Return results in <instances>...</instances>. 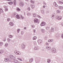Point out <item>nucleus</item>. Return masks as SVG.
Returning a JSON list of instances; mask_svg holds the SVG:
<instances>
[{"mask_svg":"<svg viewBox=\"0 0 63 63\" xmlns=\"http://www.w3.org/2000/svg\"><path fill=\"white\" fill-rule=\"evenodd\" d=\"M36 14H33V17H36V16H37V17H39L40 18H41V17L40 16L38 15H37V16H36Z\"/></svg>","mask_w":63,"mask_h":63,"instance_id":"f257e3e1","label":"nucleus"},{"mask_svg":"<svg viewBox=\"0 0 63 63\" xmlns=\"http://www.w3.org/2000/svg\"><path fill=\"white\" fill-rule=\"evenodd\" d=\"M51 51L52 53H56V49L53 48H52L51 49Z\"/></svg>","mask_w":63,"mask_h":63,"instance_id":"f03ea898","label":"nucleus"},{"mask_svg":"<svg viewBox=\"0 0 63 63\" xmlns=\"http://www.w3.org/2000/svg\"><path fill=\"white\" fill-rule=\"evenodd\" d=\"M25 47V44L23 43L22 44L21 46V48L22 49H24Z\"/></svg>","mask_w":63,"mask_h":63,"instance_id":"7ed1b4c3","label":"nucleus"},{"mask_svg":"<svg viewBox=\"0 0 63 63\" xmlns=\"http://www.w3.org/2000/svg\"><path fill=\"white\" fill-rule=\"evenodd\" d=\"M62 17L61 16H60L59 17H58V16H57L56 17V19H58V20H61V19H62Z\"/></svg>","mask_w":63,"mask_h":63,"instance_id":"20e7f679","label":"nucleus"},{"mask_svg":"<svg viewBox=\"0 0 63 63\" xmlns=\"http://www.w3.org/2000/svg\"><path fill=\"white\" fill-rule=\"evenodd\" d=\"M10 58L13 59H16V58L15 57H14L12 55H11L10 56Z\"/></svg>","mask_w":63,"mask_h":63,"instance_id":"39448f33","label":"nucleus"},{"mask_svg":"<svg viewBox=\"0 0 63 63\" xmlns=\"http://www.w3.org/2000/svg\"><path fill=\"white\" fill-rule=\"evenodd\" d=\"M15 53L16 54H17V55H19L20 53L19 54V52L18 51H17V50H16L15 51Z\"/></svg>","mask_w":63,"mask_h":63,"instance_id":"423d86ee","label":"nucleus"},{"mask_svg":"<svg viewBox=\"0 0 63 63\" xmlns=\"http://www.w3.org/2000/svg\"><path fill=\"white\" fill-rule=\"evenodd\" d=\"M19 5L20 6L23 7V6H24V3L22 2H21L19 3Z\"/></svg>","mask_w":63,"mask_h":63,"instance_id":"0eeeda50","label":"nucleus"},{"mask_svg":"<svg viewBox=\"0 0 63 63\" xmlns=\"http://www.w3.org/2000/svg\"><path fill=\"white\" fill-rule=\"evenodd\" d=\"M34 23H38V20L37 19H35L34 20Z\"/></svg>","mask_w":63,"mask_h":63,"instance_id":"6e6552de","label":"nucleus"},{"mask_svg":"<svg viewBox=\"0 0 63 63\" xmlns=\"http://www.w3.org/2000/svg\"><path fill=\"white\" fill-rule=\"evenodd\" d=\"M38 44H41L42 43V40L39 39L38 41Z\"/></svg>","mask_w":63,"mask_h":63,"instance_id":"1a4fd4ad","label":"nucleus"},{"mask_svg":"<svg viewBox=\"0 0 63 63\" xmlns=\"http://www.w3.org/2000/svg\"><path fill=\"white\" fill-rule=\"evenodd\" d=\"M55 16V14L54 13L51 16V17L52 18H54V16Z\"/></svg>","mask_w":63,"mask_h":63,"instance_id":"9d476101","label":"nucleus"},{"mask_svg":"<svg viewBox=\"0 0 63 63\" xmlns=\"http://www.w3.org/2000/svg\"><path fill=\"white\" fill-rule=\"evenodd\" d=\"M45 25V22H43L41 24V26H44Z\"/></svg>","mask_w":63,"mask_h":63,"instance_id":"9b49d317","label":"nucleus"},{"mask_svg":"<svg viewBox=\"0 0 63 63\" xmlns=\"http://www.w3.org/2000/svg\"><path fill=\"white\" fill-rule=\"evenodd\" d=\"M41 13H42V14L44 15L45 14V11L44 10H42L41 12Z\"/></svg>","mask_w":63,"mask_h":63,"instance_id":"f8f14e48","label":"nucleus"},{"mask_svg":"<svg viewBox=\"0 0 63 63\" xmlns=\"http://www.w3.org/2000/svg\"><path fill=\"white\" fill-rule=\"evenodd\" d=\"M46 49L49 50L51 49V47H49L47 46L46 47Z\"/></svg>","mask_w":63,"mask_h":63,"instance_id":"ddd939ff","label":"nucleus"},{"mask_svg":"<svg viewBox=\"0 0 63 63\" xmlns=\"http://www.w3.org/2000/svg\"><path fill=\"white\" fill-rule=\"evenodd\" d=\"M16 17L18 19H20V18L19 17V16L18 15H17L16 16Z\"/></svg>","mask_w":63,"mask_h":63,"instance_id":"4468645a","label":"nucleus"},{"mask_svg":"<svg viewBox=\"0 0 63 63\" xmlns=\"http://www.w3.org/2000/svg\"><path fill=\"white\" fill-rule=\"evenodd\" d=\"M33 58H32L31 59H30L29 60V61L31 63L33 62Z\"/></svg>","mask_w":63,"mask_h":63,"instance_id":"2eb2a0df","label":"nucleus"},{"mask_svg":"<svg viewBox=\"0 0 63 63\" xmlns=\"http://www.w3.org/2000/svg\"><path fill=\"white\" fill-rule=\"evenodd\" d=\"M8 4H9V5H12L13 4V2L10 1L8 2Z\"/></svg>","mask_w":63,"mask_h":63,"instance_id":"dca6fc26","label":"nucleus"},{"mask_svg":"<svg viewBox=\"0 0 63 63\" xmlns=\"http://www.w3.org/2000/svg\"><path fill=\"white\" fill-rule=\"evenodd\" d=\"M31 8L32 9H34V7H35V6L33 4H32L31 5Z\"/></svg>","mask_w":63,"mask_h":63,"instance_id":"f3484780","label":"nucleus"},{"mask_svg":"<svg viewBox=\"0 0 63 63\" xmlns=\"http://www.w3.org/2000/svg\"><path fill=\"white\" fill-rule=\"evenodd\" d=\"M10 26H13L14 25V23L13 22H10Z\"/></svg>","mask_w":63,"mask_h":63,"instance_id":"a211bd4d","label":"nucleus"},{"mask_svg":"<svg viewBox=\"0 0 63 63\" xmlns=\"http://www.w3.org/2000/svg\"><path fill=\"white\" fill-rule=\"evenodd\" d=\"M37 39V37L36 36H34L33 38V40H35Z\"/></svg>","mask_w":63,"mask_h":63,"instance_id":"6ab92c4d","label":"nucleus"},{"mask_svg":"<svg viewBox=\"0 0 63 63\" xmlns=\"http://www.w3.org/2000/svg\"><path fill=\"white\" fill-rule=\"evenodd\" d=\"M17 59H18V60H20V61H22V60L21 59H20V58H17Z\"/></svg>","mask_w":63,"mask_h":63,"instance_id":"aec40b11","label":"nucleus"},{"mask_svg":"<svg viewBox=\"0 0 63 63\" xmlns=\"http://www.w3.org/2000/svg\"><path fill=\"white\" fill-rule=\"evenodd\" d=\"M51 32H54V29L53 28H51Z\"/></svg>","mask_w":63,"mask_h":63,"instance_id":"412c9836","label":"nucleus"},{"mask_svg":"<svg viewBox=\"0 0 63 63\" xmlns=\"http://www.w3.org/2000/svg\"><path fill=\"white\" fill-rule=\"evenodd\" d=\"M34 49L35 50H38V49L39 48H38V47H35Z\"/></svg>","mask_w":63,"mask_h":63,"instance_id":"4be33fe9","label":"nucleus"},{"mask_svg":"<svg viewBox=\"0 0 63 63\" xmlns=\"http://www.w3.org/2000/svg\"><path fill=\"white\" fill-rule=\"evenodd\" d=\"M13 37V36L12 35H9V38H12Z\"/></svg>","mask_w":63,"mask_h":63,"instance_id":"5701e85b","label":"nucleus"},{"mask_svg":"<svg viewBox=\"0 0 63 63\" xmlns=\"http://www.w3.org/2000/svg\"><path fill=\"white\" fill-rule=\"evenodd\" d=\"M21 35H23L24 34V32L23 31H22L21 32Z\"/></svg>","mask_w":63,"mask_h":63,"instance_id":"b1692460","label":"nucleus"},{"mask_svg":"<svg viewBox=\"0 0 63 63\" xmlns=\"http://www.w3.org/2000/svg\"><path fill=\"white\" fill-rule=\"evenodd\" d=\"M7 40L8 43H10L11 41V39L9 38H8L7 39Z\"/></svg>","mask_w":63,"mask_h":63,"instance_id":"393cba45","label":"nucleus"},{"mask_svg":"<svg viewBox=\"0 0 63 63\" xmlns=\"http://www.w3.org/2000/svg\"><path fill=\"white\" fill-rule=\"evenodd\" d=\"M50 59H48L47 62L48 63H50Z\"/></svg>","mask_w":63,"mask_h":63,"instance_id":"a878e982","label":"nucleus"},{"mask_svg":"<svg viewBox=\"0 0 63 63\" xmlns=\"http://www.w3.org/2000/svg\"><path fill=\"white\" fill-rule=\"evenodd\" d=\"M41 31L43 33H44V32H45V30L44 29H41Z\"/></svg>","mask_w":63,"mask_h":63,"instance_id":"bb28decb","label":"nucleus"},{"mask_svg":"<svg viewBox=\"0 0 63 63\" xmlns=\"http://www.w3.org/2000/svg\"><path fill=\"white\" fill-rule=\"evenodd\" d=\"M14 4L15 5H16V1L15 0H14Z\"/></svg>","mask_w":63,"mask_h":63,"instance_id":"cd10ccee","label":"nucleus"},{"mask_svg":"<svg viewBox=\"0 0 63 63\" xmlns=\"http://www.w3.org/2000/svg\"><path fill=\"white\" fill-rule=\"evenodd\" d=\"M0 46H2V45H3V43L0 42Z\"/></svg>","mask_w":63,"mask_h":63,"instance_id":"c85d7f7f","label":"nucleus"},{"mask_svg":"<svg viewBox=\"0 0 63 63\" xmlns=\"http://www.w3.org/2000/svg\"><path fill=\"white\" fill-rule=\"evenodd\" d=\"M27 9L28 11H30V10H31V9H30V7H29L27 8Z\"/></svg>","mask_w":63,"mask_h":63,"instance_id":"c756f323","label":"nucleus"},{"mask_svg":"<svg viewBox=\"0 0 63 63\" xmlns=\"http://www.w3.org/2000/svg\"><path fill=\"white\" fill-rule=\"evenodd\" d=\"M20 16L21 18H22V19H24V17H23L21 15H20Z\"/></svg>","mask_w":63,"mask_h":63,"instance_id":"7c9ffc66","label":"nucleus"},{"mask_svg":"<svg viewBox=\"0 0 63 63\" xmlns=\"http://www.w3.org/2000/svg\"><path fill=\"white\" fill-rule=\"evenodd\" d=\"M62 1H59V4H62Z\"/></svg>","mask_w":63,"mask_h":63,"instance_id":"2f4dec72","label":"nucleus"},{"mask_svg":"<svg viewBox=\"0 0 63 63\" xmlns=\"http://www.w3.org/2000/svg\"><path fill=\"white\" fill-rule=\"evenodd\" d=\"M31 3H32V4H34V1L32 0H31Z\"/></svg>","mask_w":63,"mask_h":63,"instance_id":"473e14b6","label":"nucleus"},{"mask_svg":"<svg viewBox=\"0 0 63 63\" xmlns=\"http://www.w3.org/2000/svg\"><path fill=\"white\" fill-rule=\"evenodd\" d=\"M3 7H4V8H5V9H6L8 8V6H3Z\"/></svg>","mask_w":63,"mask_h":63,"instance_id":"72a5a7b5","label":"nucleus"},{"mask_svg":"<svg viewBox=\"0 0 63 63\" xmlns=\"http://www.w3.org/2000/svg\"><path fill=\"white\" fill-rule=\"evenodd\" d=\"M5 46H6V47H8V43H6L5 45Z\"/></svg>","mask_w":63,"mask_h":63,"instance_id":"f704fd0d","label":"nucleus"},{"mask_svg":"<svg viewBox=\"0 0 63 63\" xmlns=\"http://www.w3.org/2000/svg\"><path fill=\"white\" fill-rule=\"evenodd\" d=\"M0 11L2 13H3V10H2V9L1 8H0Z\"/></svg>","mask_w":63,"mask_h":63,"instance_id":"c9c22d12","label":"nucleus"},{"mask_svg":"<svg viewBox=\"0 0 63 63\" xmlns=\"http://www.w3.org/2000/svg\"><path fill=\"white\" fill-rule=\"evenodd\" d=\"M17 10L19 11H20V9H19V8H17Z\"/></svg>","mask_w":63,"mask_h":63,"instance_id":"e433bc0d","label":"nucleus"},{"mask_svg":"<svg viewBox=\"0 0 63 63\" xmlns=\"http://www.w3.org/2000/svg\"><path fill=\"white\" fill-rule=\"evenodd\" d=\"M59 9H63V7L61 6H60L59 7Z\"/></svg>","mask_w":63,"mask_h":63,"instance_id":"4c0bfd02","label":"nucleus"},{"mask_svg":"<svg viewBox=\"0 0 63 63\" xmlns=\"http://www.w3.org/2000/svg\"><path fill=\"white\" fill-rule=\"evenodd\" d=\"M57 13H60V11H59V10H57Z\"/></svg>","mask_w":63,"mask_h":63,"instance_id":"58836bf2","label":"nucleus"},{"mask_svg":"<svg viewBox=\"0 0 63 63\" xmlns=\"http://www.w3.org/2000/svg\"><path fill=\"white\" fill-rule=\"evenodd\" d=\"M19 31H20V29H18L17 30V32H18V33H19Z\"/></svg>","mask_w":63,"mask_h":63,"instance_id":"ea45409f","label":"nucleus"},{"mask_svg":"<svg viewBox=\"0 0 63 63\" xmlns=\"http://www.w3.org/2000/svg\"><path fill=\"white\" fill-rule=\"evenodd\" d=\"M4 61L5 62H7V61H8V60H7V59L5 58V59Z\"/></svg>","mask_w":63,"mask_h":63,"instance_id":"a19ab883","label":"nucleus"},{"mask_svg":"<svg viewBox=\"0 0 63 63\" xmlns=\"http://www.w3.org/2000/svg\"><path fill=\"white\" fill-rule=\"evenodd\" d=\"M10 61H11V60L10 59H8L7 60L8 62H10Z\"/></svg>","mask_w":63,"mask_h":63,"instance_id":"79ce46f5","label":"nucleus"},{"mask_svg":"<svg viewBox=\"0 0 63 63\" xmlns=\"http://www.w3.org/2000/svg\"><path fill=\"white\" fill-rule=\"evenodd\" d=\"M49 28L48 27H47L46 28V29H47V30H48V29H49Z\"/></svg>","mask_w":63,"mask_h":63,"instance_id":"37998d69","label":"nucleus"},{"mask_svg":"<svg viewBox=\"0 0 63 63\" xmlns=\"http://www.w3.org/2000/svg\"><path fill=\"white\" fill-rule=\"evenodd\" d=\"M3 51H0V54H1V53H3Z\"/></svg>","mask_w":63,"mask_h":63,"instance_id":"c03bdc74","label":"nucleus"},{"mask_svg":"<svg viewBox=\"0 0 63 63\" xmlns=\"http://www.w3.org/2000/svg\"><path fill=\"white\" fill-rule=\"evenodd\" d=\"M46 46H49V44L47 43H46Z\"/></svg>","mask_w":63,"mask_h":63,"instance_id":"a18cd8bd","label":"nucleus"},{"mask_svg":"<svg viewBox=\"0 0 63 63\" xmlns=\"http://www.w3.org/2000/svg\"><path fill=\"white\" fill-rule=\"evenodd\" d=\"M56 2H54V3L53 5L54 6H55L56 5Z\"/></svg>","mask_w":63,"mask_h":63,"instance_id":"49530a36","label":"nucleus"},{"mask_svg":"<svg viewBox=\"0 0 63 63\" xmlns=\"http://www.w3.org/2000/svg\"><path fill=\"white\" fill-rule=\"evenodd\" d=\"M43 4L45 5H46V2L45 1L43 2Z\"/></svg>","mask_w":63,"mask_h":63,"instance_id":"de8ad7c7","label":"nucleus"},{"mask_svg":"<svg viewBox=\"0 0 63 63\" xmlns=\"http://www.w3.org/2000/svg\"><path fill=\"white\" fill-rule=\"evenodd\" d=\"M16 12L14 13V16H16Z\"/></svg>","mask_w":63,"mask_h":63,"instance_id":"09e8293b","label":"nucleus"},{"mask_svg":"<svg viewBox=\"0 0 63 63\" xmlns=\"http://www.w3.org/2000/svg\"><path fill=\"white\" fill-rule=\"evenodd\" d=\"M7 20L8 21H9L10 20V18H8L7 19Z\"/></svg>","mask_w":63,"mask_h":63,"instance_id":"8fccbe9b","label":"nucleus"},{"mask_svg":"<svg viewBox=\"0 0 63 63\" xmlns=\"http://www.w3.org/2000/svg\"><path fill=\"white\" fill-rule=\"evenodd\" d=\"M27 15L28 16H30V13H29L27 14Z\"/></svg>","mask_w":63,"mask_h":63,"instance_id":"3c124183","label":"nucleus"},{"mask_svg":"<svg viewBox=\"0 0 63 63\" xmlns=\"http://www.w3.org/2000/svg\"><path fill=\"white\" fill-rule=\"evenodd\" d=\"M8 10V9L7 8H5V11H7Z\"/></svg>","mask_w":63,"mask_h":63,"instance_id":"603ef678","label":"nucleus"},{"mask_svg":"<svg viewBox=\"0 0 63 63\" xmlns=\"http://www.w3.org/2000/svg\"><path fill=\"white\" fill-rule=\"evenodd\" d=\"M45 40H47V37H45Z\"/></svg>","mask_w":63,"mask_h":63,"instance_id":"864d4df0","label":"nucleus"},{"mask_svg":"<svg viewBox=\"0 0 63 63\" xmlns=\"http://www.w3.org/2000/svg\"><path fill=\"white\" fill-rule=\"evenodd\" d=\"M53 42V39L50 40V42Z\"/></svg>","mask_w":63,"mask_h":63,"instance_id":"5fc2aeb1","label":"nucleus"},{"mask_svg":"<svg viewBox=\"0 0 63 63\" xmlns=\"http://www.w3.org/2000/svg\"><path fill=\"white\" fill-rule=\"evenodd\" d=\"M35 61L36 63H38V62L37 60H35Z\"/></svg>","mask_w":63,"mask_h":63,"instance_id":"6e6d98bb","label":"nucleus"},{"mask_svg":"<svg viewBox=\"0 0 63 63\" xmlns=\"http://www.w3.org/2000/svg\"><path fill=\"white\" fill-rule=\"evenodd\" d=\"M6 38H5V39L4 40V41H4V42H5V41H6Z\"/></svg>","mask_w":63,"mask_h":63,"instance_id":"4d7b16f0","label":"nucleus"},{"mask_svg":"<svg viewBox=\"0 0 63 63\" xmlns=\"http://www.w3.org/2000/svg\"><path fill=\"white\" fill-rule=\"evenodd\" d=\"M62 38H63V33L62 35Z\"/></svg>","mask_w":63,"mask_h":63,"instance_id":"13d9d810","label":"nucleus"},{"mask_svg":"<svg viewBox=\"0 0 63 63\" xmlns=\"http://www.w3.org/2000/svg\"><path fill=\"white\" fill-rule=\"evenodd\" d=\"M48 42H50V40H49L48 41Z\"/></svg>","mask_w":63,"mask_h":63,"instance_id":"bf43d9fd","label":"nucleus"},{"mask_svg":"<svg viewBox=\"0 0 63 63\" xmlns=\"http://www.w3.org/2000/svg\"><path fill=\"white\" fill-rule=\"evenodd\" d=\"M55 6L56 7H58V5H57V4H56Z\"/></svg>","mask_w":63,"mask_h":63,"instance_id":"052dcab7","label":"nucleus"},{"mask_svg":"<svg viewBox=\"0 0 63 63\" xmlns=\"http://www.w3.org/2000/svg\"><path fill=\"white\" fill-rule=\"evenodd\" d=\"M43 8H45V7H46V6L45 5L43 7Z\"/></svg>","mask_w":63,"mask_h":63,"instance_id":"680f3d73","label":"nucleus"},{"mask_svg":"<svg viewBox=\"0 0 63 63\" xmlns=\"http://www.w3.org/2000/svg\"><path fill=\"white\" fill-rule=\"evenodd\" d=\"M32 28H34V26H33L32 25Z\"/></svg>","mask_w":63,"mask_h":63,"instance_id":"e2e57ef3","label":"nucleus"},{"mask_svg":"<svg viewBox=\"0 0 63 63\" xmlns=\"http://www.w3.org/2000/svg\"><path fill=\"white\" fill-rule=\"evenodd\" d=\"M24 29H25V30L26 29V28L25 27L24 28Z\"/></svg>","mask_w":63,"mask_h":63,"instance_id":"0e129e2a","label":"nucleus"},{"mask_svg":"<svg viewBox=\"0 0 63 63\" xmlns=\"http://www.w3.org/2000/svg\"><path fill=\"white\" fill-rule=\"evenodd\" d=\"M16 63H22L21 62H19V63H17V62H16Z\"/></svg>","mask_w":63,"mask_h":63,"instance_id":"69168bd1","label":"nucleus"},{"mask_svg":"<svg viewBox=\"0 0 63 63\" xmlns=\"http://www.w3.org/2000/svg\"><path fill=\"white\" fill-rule=\"evenodd\" d=\"M26 1H28V0H25Z\"/></svg>","mask_w":63,"mask_h":63,"instance_id":"338daca9","label":"nucleus"},{"mask_svg":"<svg viewBox=\"0 0 63 63\" xmlns=\"http://www.w3.org/2000/svg\"><path fill=\"white\" fill-rule=\"evenodd\" d=\"M62 25H63V23H62Z\"/></svg>","mask_w":63,"mask_h":63,"instance_id":"774afa93","label":"nucleus"}]
</instances>
